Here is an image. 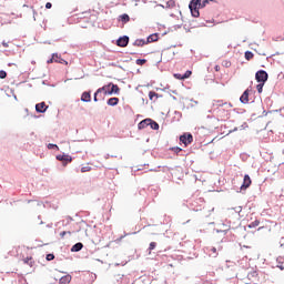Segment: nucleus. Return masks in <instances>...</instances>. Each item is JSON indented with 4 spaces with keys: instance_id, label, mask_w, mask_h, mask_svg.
I'll return each mask as SVG.
<instances>
[{
    "instance_id": "nucleus-31",
    "label": "nucleus",
    "mask_w": 284,
    "mask_h": 284,
    "mask_svg": "<svg viewBox=\"0 0 284 284\" xmlns=\"http://www.w3.org/2000/svg\"><path fill=\"white\" fill-rule=\"evenodd\" d=\"M156 247V242H151L149 245V251L152 252Z\"/></svg>"
},
{
    "instance_id": "nucleus-40",
    "label": "nucleus",
    "mask_w": 284,
    "mask_h": 284,
    "mask_svg": "<svg viewBox=\"0 0 284 284\" xmlns=\"http://www.w3.org/2000/svg\"><path fill=\"white\" fill-rule=\"evenodd\" d=\"M174 77H175V79H180V80H181V78H182L183 75H181V73H175Z\"/></svg>"
},
{
    "instance_id": "nucleus-34",
    "label": "nucleus",
    "mask_w": 284,
    "mask_h": 284,
    "mask_svg": "<svg viewBox=\"0 0 284 284\" xmlns=\"http://www.w3.org/2000/svg\"><path fill=\"white\" fill-rule=\"evenodd\" d=\"M47 261H54V254H48Z\"/></svg>"
},
{
    "instance_id": "nucleus-42",
    "label": "nucleus",
    "mask_w": 284,
    "mask_h": 284,
    "mask_svg": "<svg viewBox=\"0 0 284 284\" xmlns=\"http://www.w3.org/2000/svg\"><path fill=\"white\" fill-rule=\"evenodd\" d=\"M219 70H221V67L215 65V71L219 72Z\"/></svg>"
},
{
    "instance_id": "nucleus-2",
    "label": "nucleus",
    "mask_w": 284,
    "mask_h": 284,
    "mask_svg": "<svg viewBox=\"0 0 284 284\" xmlns=\"http://www.w3.org/2000/svg\"><path fill=\"white\" fill-rule=\"evenodd\" d=\"M189 8L191 10L192 17L195 19H199L201 17V13L199 12V8H202L201 0H192L189 4Z\"/></svg>"
},
{
    "instance_id": "nucleus-16",
    "label": "nucleus",
    "mask_w": 284,
    "mask_h": 284,
    "mask_svg": "<svg viewBox=\"0 0 284 284\" xmlns=\"http://www.w3.org/2000/svg\"><path fill=\"white\" fill-rule=\"evenodd\" d=\"M106 104L111 106L119 105V98H110Z\"/></svg>"
},
{
    "instance_id": "nucleus-5",
    "label": "nucleus",
    "mask_w": 284,
    "mask_h": 284,
    "mask_svg": "<svg viewBox=\"0 0 284 284\" xmlns=\"http://www.w3.org/2000/svg\"><path fill=\"white\" fill-rule=\"evenodd\" d=\"M267 72L263 70L257 71L255 74L257 83H265V81H267Z\"/></svg>"
},
{
    "instance_id": "nucleus-37",
    "label": "nucleus",
    "mask_w": 284,
    "mask_h": 284,
    "mask_svg": "<svg viewBox=\"0 0 284 284\" xmlns=\"http://www.w3.org/2000/svg\"><path fill=\"white\" fill-rule=\"evenodd\" d=\"M52 148H59L57 144H48V149L52 150Z\"/></svg>"
},
{
    "instance_id": "nucleus-4",
    "label": "nucleus",
    "mask_w": 284,
    "mask_h": 284,
    "mask_svg": "<svg viewBox=\"0 0 284 284\" xmlns=\"http://www.w3.org/2000/svg\"><path fill=\"white\" fill-rule=\"evenodd\" d=\"M112 83H109L106 85H103L102 88H99L97 91H95V95L97 94H101V93H104V95H112Z\"/></svg>"
},
{
    "instance_id": "nucleus-7",
    "label": "nucleus",
    "mask_w": 284,
    "mask_h": 284,
    "mask_svg": "<svg viewBox=\"0 0 284 284\" xmlns=\"http://www.w3.org/2000/svg\"><path fill=\"white\" fill-rule=\"evenodd\" d=\"M47 110H48V105H45V102H40L36 104V111L39 112L40 114H43L44 112H47Z\"/></svg>"
},
{
    "instance_id": "nucleus-24",
    "label": "nucleus",
    "mask_w": 284,
    "mask_h": 284,
    "mask_svg": "<svg viewBox=\"0 0 284 284\" xmlns=\"http://www.w3.org/2000/svg\"><path fill=\"white\" fill-rule=\"evenodd\" d=\"M210 252H211L210 256H213L214 258L219 256V252L216 251V247H211Z\"/></svg>"
},
{
    "instance_id": "nucleus-25",
    "label": "nucleus",
    "mask_w": 284,
    "mask_h": 284,
    "mask_svg": "<svg viewBox=\"0 0 284 284\" xmlns=\"http://www.w3.org/2000/svg\"><path fill=\"white\" fill-rule=\"evenodd\" d=\"M151 130H159V123L151 120V123H149Z\"/></svg>"
},
{
    "instance_id": "nucleus-1",
    "label": "nucleus",
    "mask_w": 284,
    "mask_h": 284,
    "mask_svg": "<svg viewBox=\"0 0 284 284\" xmlns=\"http://www.w3.org/2000/svg\"><path fill=\"white\" fill-rule=\"evenodd\" d=\"M213 110L216 112L217 116H221V119H229L230 111L232 110V103L223 100H214Z\"/></svg>"
},
{
    "instance_id": "nucleus-12",
    "label": "nucleus",
    "mask_w": 284,
    "mask_h": 284,
    "mask_svg": "<svg viewBox=\"0 0 284 284\" xmlns=\"http://www.w3.org/2000/svg\"><path fill=\"white\" fill-rule=\"evenodd\" d=\"M81 101H83L84 103H90V101H92V95L90 94V92H83L81 95Z\"/></svg>"
},
{
    "instance_id": "nucleus-10",
    "label": "nucleus",
    "mask_w": 284,
    "mask_h": 284,
    "mask_svg": "<svg viewBox=\"0 0 284 284\" xmlns=\"http://www.w3.org/2000/svg\"><path fill=\"white\" fill-rule=\"evenodd\" d=\"M151 123V119H145L142 120L139 124H138V129L140 130H145V128H148Z\"/></svg>"
},
{
    "instance_id": "nucleus-35",
    "label": "nucleus",
    "mask_w": 284,
    "mask_h": 284,
    "mask_svg": "<svg viewBox=\"0 0 284 284\" xmlns=\"http://www.w3.org/2000/svg\"><path fill=\"white\" fill-rule=\"evenodd\" d=\"M210 1H211V0H204V1L201 3L202 8H205V6H207V3H210Z\"/></svg>"
},
{
    "instance_id": "nucleus-8",
    "label": "nucleus",
    "mask_w": 284,
    "mask_h": 284,
    "mask_svg": "<svg viewBox=\"0 0 284 284\" xmlns=\"http://www.w3.org/2000/svg\"><path fill=\"white\" fill-rule=\"evenodd\" d=\"M252 185V179L246 174L244 175L243 184L241 185V190H247Z\"/></svg>"
},
{
    "instance_id": "nucleus-36",
    "label": "nucleus",
    "mask_w": 284,
    "mask_h": 284,
    "mask_svg": "<svg viewBox=\"0 0 284 284\" xmlns=\"http://www.w3.org/2000/svg\"><path fill=\"white\" fill-rule=\"evenodd\" d=\"M45 8H47V10H50V8H52V3L51 2H47L45 3Z\"/></svg>"
},
{
    "instance_id": "nucleus-28",
    "label": "nucleus",
    "mask_w": 284,
    "mask_h": 284,
    "mask_svg": "<svg viewBox=\"0 0 284 284\" xmlns=\"http://www.w3.org/2000/svg\"><path fill=\"white\" fill-rule=\"evenodd\" d=\"M174 6H176V2H174V0H169L166 2V8H174Z\"/></svg>"
},
{
    "instance_id": "nucleus-11",
    "label": "nucleus",
    "mask_w": 284,
    "mask_h": 284,
    "mask_svg": "<svg viewBox=\"0 0 284 284\" xmlns=\"http://www.w3.org/2000/svg\"><path fill=\"white\" fill-rule=\"evenodd\" d=\"M57 160L63 163H72V156L70 155H57Z\"/></svg>"
},
{
    "instance_id": "nucleus-15",
    "label": "nucleus",
    "mask_w": 284,
    "mask_h": 284,
    "mask_svg": "<svg viewBox=\"0 0 284 284\" xmlns=\"http://www.w3.org/2000/svg\"><path fill=\"white\" fill-rule=\"evenodd\" d=\"M154 41H159V34H156V33L149 36L146 43H154Z\"/></svg>"
},
{
    "instance_id": "nucleus-6",
    "label": "nucleus",
    "mask_w": 284,
    "mask_h": 284,
    "mask_svg": "<svg viewBox=\"0 0 284 284\" xmlns=\"http://www.w3.org/2000/svg\"><path fill=\"white\" fill-rule=\"evenodd\" d=\"M128 43H130V38L128 36H124L116 41V45L120 48H128Z\"/></svg>"
},
{
    "instance_id": "nucleus-14",
    "label": "nucleus",
    "mask_w": 284,
    "mask_h": 284,
    "mask_svg": "<svg viewBox=\"0 0 284 284\" xmlns=\"http://www.w3.org/2000/svg\"><path fill=\"white\" fill-rule=\"evenodd\" d=\"M81 250H83V243L81 242H78L71 247V252H81Z\"/></svg>"
},
{
    "instance_id": "nucleus-18",
    "label": "nucleus",
    "mask_w": 284,
    "mask_h": 284,
    "mask_svg": "<svg viewBox=\"0 0 284 284\" xmlns=\"http://www.w3.org/2000/svg\"><path fill=\"white\" fill-rule=\"evenodd\" d=\"M145 40L143 39H138L134 41L133 45H136L138 48H143V45H145Z\"/></svg>"
},
{
    "instance_id": "nucleus-17",
    "label": "nucleus",
    "mask_w": 284,
    "mask_h": 284,
    "mask_svg": "<svg viewBox=\"0 0 284 284\" xmlns=\"http://www.w3.org/2000/svg\"><path fill=\"white\" fill-rule=\"evenodd\" d=\"M121 92V89H119V85L111 83V94H119Z\"/></svg>"
},
{
    "instance_id": "nucleus-43",
    "label": "nucleus",
    "mask_w": 284,
    "mask_h": 284,
    "mask_svg": "<svg viewBox=\"0 0 284 284\" xmlns=\"http://www.w3.org/2000/svg\"><path fill=\"white\" fill-rule=\"evenodd\" d=\"M65 234H67L65 231H63L62 233H60V236L63 237V236H65Z\"/></svg>"
},
{
    "instance_id": "nucleus-33",
    "label": "nucleus",
    "mask_w": 284,
    "mask_h": 284,
    "mask_svg": "<svg viewBox=\"0 0 284 284\" xmlns=\"http://www.w3.org/2000/svg\"><path fill=\"white\" fill-rule=\"evenodd\" d=\"M144 63H145V59H142V60H141V59H138V60H136V64H138V65H144Z\"/></svg>"
},
{
    "instance_id": "nucleus-13",
    "label": "nucleus",
    "mask_w": 284,
    "mask_h": 284,
    "mask_svg": "<svg viewBox=\"0 0 284 284\" xmlns=\"http://www.w3.org/2000/svg\"><path fill=\"white\" fill-rule=\"evenodd\" d=\"M72 281V276L71 275H64L60 278L59 283L60 284H70V282Z\"/></svg>"
},
{
    "instance_id": "nucleus-20",
    "label": "nucleus",
    "mask_w": 284,
    "mask_h": 284,
    "mask_svg": "<svg viewBox=\"0 0 284 284\" xmlns=\"http://www.w3.org/2000/svg\"><path fill=\"white\" fill-rule=\"evenodd\" d=\"M120 21H122V23L130 22V16H128L126 13H123L122 16H120Z\"/></svg>"
},
{
    "instance_id": "nucleus-39",
    "label": "nucleus",
    "mask_w": 284,
    "mask_h": 284,
    "mask_svg": "<svg viewBox=\"0 0 284 284\" xmlns=\"http://www.w3.org/2000/svg\"><path fill=\"white\" fill-rule=\"evenodd\" d=\"M54 58H57V59H58V58H59V55H58V54H53V55H52V59L49 61V63H52V61H54Z\"/></svg>"
},
{
    "instance_id": "nucleus-19",
    "label": "nucleus",
    "mask_w": 284,
    "mask_h": 284,
    "mask_svg": "<svg viewBox=\"0 0 284 284\" xmlns=\"http://www.w3.org/2000/svg\"><path fill=\"white\" fill-rule=\"evenodd\" d=\"M149 99H150V101H156V99H159V93H156L154 91H150Z\"/></svg>"
},
{
    "instance_id": "nucleus-30",
    "label": "nucleus",
    "mask_w": 284,
    "mask_h": 284,
    "mask_svg": "<svg viewBox=\"0 0 284 284\" xmlns=\"http://www.w3.org/2000/svg\"><path fill=\"white\" fill-rule=\"evenodd\" d=\"M171 150H172V152H175V154H179L180 152H183V149H181L179 146H174Z\"/></svg>"
},
{
    "instance_id": "nucleus-27",
    "label": "nucleus",
    "mask_w": 284,
    "mask_h": 284,
    "mask_svg": "<svg viewBox=\"0 0 284 284\" xmlns=\"http://www.w3.org/2000/svg\"><path fill=\"white\" fill-rule=\"evenodd\" d=\"M263 85H265V82H260L257 85H256V90L257 92L261 94V92H263Z\"/></svg>"
},
{
    "instance_id": "nucleus-22",
    "label": "nucleus",
    "mask_w": 284,
    "mask_h": 284,
    "mask_svg": "<svg viewBox=\"0 0 284 284\" xmlns=\"http://www.w3.org/2000/svg\"><path fill=\"white\" fill-rule=\"evenodd\" d=\"M258 225H261V221L255 220L251 224H248V227H250V230H252L254 227H258Z\"/></svg>"
},
{
    "instance_id": "nucleus-38",
    "label": "nucleus",
    "mask_w": 284,
    "mask_h": 284,
    "mask_svg": "<svg viewBox=\"0 0 284 284\" xmlns=\"http://www.w3.org/2000/svg\"><path fill=\"white\" fill-rule=\"evenodd\" d=\"M2 45H3V48H10V44L6 41H2Z\"/></svg>"
},
{
    "instance_id": "nucleus-29",
    "label": "nucleus",
    "mask_w": 284,
    "mask_h": 284,
    "mask_svg": "<svg viewBox=\"0 0 284 284\" xmlns=\"http://www.w3.org/2000/svg\"><path fill=\"white\" fill-rule=\"evenodd\" d=\"M92 171V166H82L81 168V172L85 173V172H91Z\"/></svg>"
},
{
    "instance_id": "nucleus-41",
    "label": "nucleus",
    "mask_w": 284,
    "mask_h": 284,
    "mask_svg": "<svg viewBox=\"0 0 284 284\" xmlns=\"http://www.w3.org/2000/svg\"><path fill=\"white\" fill-rule=\"evenodd\" d=\"M99 94L94 93V97H93V101L97 103V101H99L98 99Z\"/></svg>"
},
{
    "instance_id": "nucleus-44",
    "label": "nucleus",
    "mask_w": 284,
    "mask_h": 284,
    "mask_svg": "<svg viewBox=\"0 0 284 284\" xmlns=\"http://www.w3.org/2000/svg\"><path fill=\"white\" fill-rule=\"evenodd\" d=\"M278 267H280V270H284L283 265H281V266H278Z\"/></svg>"
},
{
    "instance_id": "nucleus-26",
    "label": "nucleus",
    "mask_w": 284,
    "mask_h": 284,
    "mask_svg": "<svg viewBox=\"0 0 284 284\" xmlns=\"http://www.w3.org/2000/svg\"><path fill=\"white\" fill-rule=\"evenodd\" d=\"M192 77V71H186L182 77L181 80L190 79Z\"/></svg>"
},
{
    "instance_id": "nucleus-9",
    "label": "nucleus",
    "mask_w": 284,
    "mask_h": 284,
    "mask_svg": "<svg viewBox=\"0 0 284 284\" xmlns=\"http://www.w3.org/2000/svg\"><path fill=\"white\" fill-rule=\"evenodd\" d=\"M241 103H250V90H245L240 98Z\"/></svg>"
},
{
    "instance_id": "nucleus-3",
    "label": "nucleus",
    "mask_w": 284,
    "mask_h": 284,
    "mask_svg": "<svg viewBox=\"0 0 284 284\" xmlns=\"http://www.w3.org/2000/svg\"><path fill=\"white\" fill-rule=\"evenodd\" d=\"M194 141V136H192V133H184L183 135L180 136V142L187 148Z\"/></svg>"
},
{
    "instance_id": "nucleus-23",
    "label": "nucleus",
    "mask_w": 284,
    "mask_h": 284,
    "mask_svg": "<svg viewBox=\"0 0 284 284\" xmlns=\"http://www.w3.org/2000/svg\"><path fill=\"white\" fill-rule=\"evenodd\" d=\"M23 263L26 264V265H30V267H32V265H33V261H32V256H30V257H26V258H23Z\"/></svg>"
},
{
    "instance_id": "nucleus-21",
    "label": "nucleus",
    "mask_w": 284,
    "mask_h": 284,
    "mask_svg": "<svg viewBox=\"0 0 284 284\" xmlns=\"http://www.w3.org/2000/svg\"><path fill=\"white\" fill-rule=\"evenodd\" d=\"M244 57L246 61H252V59H254V53H252L251 51H246Z\"/></svg>"
},
{
    "instance_id": "nucleus-32",
    "label": "nucleus",
    "mask_w": 284,
    "mask_h": 284,
    "mask_svg": "<svg viewBox=\"0 0 284 284\" xmlns=\"http://www.w3.org/2000/svg\"><path fill=\"white\" fill-rule=\"evenodd\" d=\"M8 77V73L3 70L0 71V79H6Z\"/></svg>"
}]
</instances>
